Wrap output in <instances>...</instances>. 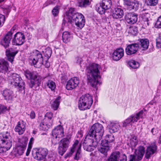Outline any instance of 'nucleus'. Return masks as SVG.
<instances>
[{
  "label": "nucleus",
  "mask_w": 161,
  "mask_h": 161,
  "mask_svg": "<svg viewBox=\"0 0 161 161\" xmlns=\"http://www.w3.org/2000/svg\"><path fill=\"white\" fill-rule=\"evenodd\" d=\"M25 75L27 79H31L28 83L29 86L30 88H32L36 85L39 86L40 84V82H39L37 79V76L36 72H31L27 70L25 72Z\"/></svg>",
  "instance_id": "nucleus-10"
},
{
  "label": "nucleus",
  "mask_w": 161,
  "mask_h": 161,
  "mask_svg": "<svg viewBox=\"0 0 161 161\" xmlns=\"http://www.w3.org/2000/svg\"><path fill=\"white\" fill-rule=\"evenodd\" d=\"M96 10L98 13L101 14H104L105 11L107 10L106 9H104L103 6L101 5V3L99 6L96 7Z\"/></svg>",
  "instance_id": "nucleus-47"
},
{
  "label": "nucleus",
  "mask_w": 161,
  "mask_h": 161,
  "mask_svg": "<svg viewBox=\"0 0 161 161\" xmlns=\"http://www.w3.org/2000/svg\"><path fill=\"white\" fill-rule=\"evenodd\" d=\"M71 36L69 33L68 31L64 32L62 34V39L64 42L67 43L70 41Z\"/></svg>",
  "instance_id": "nucleus-34"
},
{
  "label": "nucleus",
  "mask_w": 161,
  "mask_h": 161,
  "mask_svg": "<svg viewBox=\"0 0 161 161\" xmlns=\"http://www.w3.org/2000/svg\"><path fill=\"white\" fill-rule=\"evenodd\" d=\"M3 9V13L6 15H8L11 10V7L10 6L5 5L1 7Z\"/></svg>",
  "instance_id": "nucleus-45"
},
{
  "label": "nucleus",
  "mask_w": 161,
  "mask_h": 161,
  "mask_svg": "<svg viewBox=\"0 0 161 161\" xmlns=\"http://www.w3.org/2000/svg\"><path fill=\"white\" fill-rule=\"evenodd\" d=\"M128 64L129 66L133 69H137L139 67V63L133 60H129L128 62Z\"/></svg>",
  "instance_id": "nucleus-40"
},
{
  "label": "nucleus",
  "mask_w": 161,
  "mask_h": 161,
  "mask_svg": "<svg viewBox=\"0 0 161 161\" xmlns=\"http://www.w3.org/2000/svg\"><path fill=\"white\" fill-rule=\"evenodd\" d=\"M8 67L7 61L3 59L0 60V72L5 73L8 70Z\"/></svg>",
  "instance_id": "nucleus-30"
},
{
  "label": "nucleus",
  "mask_w": 161,
  "mask_h": 161,
  "mask_svg": "<svg viewBox=\"0 0 161 161\" xmlns=\"http://www.w3.org/2000/svg\"><path fill=\"white\" fill-rule=\"evenodd\" d=\"M91 1L89 0H78V6L81 8H86L89 5Z\"/></svg>",
  "instance_id": "nucleus-32"
},
{
  "label": "nucleus",
  "mask_w": 161,
  "mask_h": 161,
  "mask_svg": "<svg viewBox=\"0 0 161 161\" xmlns=\"http://www.w3.org/2000/svg\"><path fill=\"white\" fill-rule=\"evenodd\" d=\"M52 125H49V122L43 121V122H41L40 125V129L42 130H47L48 129L50 128Z\"/></svg>",
  "instance_id": "nucleus-35"
},
{
  "label": "nucleus",
  "mask_w": 161,
  "mask_h": 161,
  "mask_svg": "<svg viewBox=\"0 0 161 161\" xmlns=\"http://www.w3.org/2000/svg\"><path fill=\"white\" fill-rule=\"evenodd\" d=\"M5 20V16L0 14V27H2L4 24Z\"/></svg>",
  "instance_id": "nucleus-53"
},
{
  "label": "nucleus",
  "mask_w": 161,
  "mask_h": 161,
  "mask_svg": "<svg viewBox=\"0 0 161 161\" xmlns=\"http://www.w3.org/2000/svg\"><path fill=\"white\" fill-rule=\"evenodd\" d=\"M101 4L104 9L108 10L111 8L112 2L111 0H103Z\"/></svg>",
  "instance_id": "nucleus-33"
},
{
  "label": "nucleus",
  "mask_w": 161,
  "mask_h": 161,
  "mask_svg": "<svg viewBox=\"0 0 161 161\" xmlns=\"http://www.w3.org/2000/svg\"><path fill=\"white\" fill-rule=\"evenodd\" d=\"M137 14L133 13H129L125 17V20L128 23L133 24L136 23L137 20Z\"/></svg>",
  "instance_id": "nucleus-22"
},
{
  "label": "nucleus",
  "mask_w": 161,
  "mask_h": 161,
  "mask_svg": "<svg viewBox=\"0 0 161 161\" xmlns=\"http://www.w3.org/2000/svg\"><path fill=\"white\" fill-rule=\"evenodd\" d=\"M127 161V157L126 156L125 154H122L121 155H120V154L119 155V157L117 158V161Z\"/></svg>",
  "instance_id": "nucleus-55"
},
{
  "label": "nucleus",
  "mask_w": 161,
  "mask_h": 161,
  "mask_svg": "<svg viewBox=\"0 0 161 161\" xmlns=\"http://www.w3.org/2000/svg\"><path fill=\"white\" fill-rule=\"evenodd\" d=\"M119 154L120 153L119 152L113 153L107 161H117Z\"/></svg>",
  "instance_id": "nucleus-38"
},
{
  "label": "nucleus",
  "mask_w": 161,
  "mask_h": 161,
  "mask_svg": "<svg viewBox=\"0 0 161 161\" xmlns=\"http://www.w3.org/2000/svg\"><path fill=\"white\" fill-rule=\"evenodd\" d=\"M124 3L127 6V8L130 10L133 9L136 10L138 9L139 3L136 1L133 2L129 0H124Z\"/></svg>",
  "instance_id": "nucleus-23"
},
{
  "label": "nucleus",
  "mask_w": 161,
  "mask_h": 161,
  "mask_svg": "<svg viewBox=\"0 0 161 161\" xmlns=\"http://www.w3.org/2000/svg\"><path fill=\"white\" fill-rule=\"evenodd\" d=\"M18 52V51H15L12 48L7 49L6 51V54L8 60L12 63L14 61V56Z\"/></svg>",
  "instance_id": "nucleus-24"
},
{
  "label": "nucleus",
  "mask_w": 161,
  "mask_h": 161,
  "mask_svg": "<svg viewBox=\"0 0 161 161\" xmlns=\"http://www.w3.org/2000/svg\"><path fill=\"white\" fill-rule=\"evenodd\" d=\"M11 84L18 87L19 90L24 88L25 84L19 75L13 73L9 79Z\"/></svg>",
  "instance_id": "nucleus-9"
},
{
  "label": "nucleus",
  "mask_w": 161,
  "mask_h": 161,
  "mask_svg": "<svg viewBox=\"0 0 161 161\" xmlns=\"http://www.w3.org/2000/svg\"><path fill=\"white\" fill-rule=\"evenodd\" d=\"M100 66L98 64L93 63L86 67V72L88 82L93 87H96L100 79L99 70Z\"/></svg>",
  "instance_id": "nucleus-2"
},
{
  "label": "nucleus",
  "mask_w": 161,
  "mask_h": 161,
  "mask_svg": "<svg viewBox=\"0 0 161 161\" xmlns=\"http://www.w3.org/2000/svg\"><path fill=\"white\" fill-rule=\"evenodd\" d=\"M77 135L79 137H81L82 136V134L81 132L79 131L77 134Z\"/></svg>",
  "instance_id": "nucleus-63"
},
{
  "label": "nucleus",
  "mask_w": 161,
  "mask_h": 161,
  "mask_svg": "<svg viewBox=\"0 0 161 161\" xmlns=\"http://www.w3.org/2000/svg\"><path fill=\"white\" fill-rule=\"evenodd\" d=\"M124 55V50L122 48L116 49L113 53V58L114 60L117 61L119 60Z\"/></svg>",
  "instance_id": "nucleus-25"
},
{
  "label": "nucleus",
  "mask_w": 161,
  "mask_h": 161,
  "mask_svg": "<svg viewBox=\"0 0 161 161\" xmlns=\"http://www.w3.org/2000/svg\"><path fill=\"white\" fill-rule=\"evenodd\" d=\"M2 94L4 99L11 102L14 97L13 92L10 89H6L2 92Z\"/></svg>",
  "instance_id": "nucleus-26"
},
{
  "label": "nucleus",
  "mask_w": 161,
  "mask_h": 161,
  "mask_svg": "<svg viewBox=\"0 0 161 161\" xmlns=\"http://www.w3.org/2000/svg\"><path fill=\"white\" fill-rule=\"evenodd\" d=\"M106 139H107L109 143L112 142L114 140V136L112 135L106 136Z\"/></svg>",
  "instance_id": "nucleus-54"
},
{
  "label": "nucleus",
  "mask_w": 161,
  "mask_h": 161,
  "mask_svg": "<svg viewBox=\"0 0 161 161\" xmlns=\"http://www.w3.org/2000/svg\"><path fill=\"white\" fill-rule=\"evenodd\" d=\"M61 98L60 97H58L53 102L52 107L54 110H56L58 109L60 102Z\"/></svg>",
  "instance_id": "nucleus-36"
},
{
  "label": "nucleus",
  "mask_w": 161,
  "mask_h": 161,
  "mask_svg": "<svg viewBox=\"0 0 161 161\" xmlns=\"http://www.w3.org/2000/svg\"><path fill=\"white\" fill-rule=\"evenodd\" d=\"M12 33L11 31H9L7 33L2 40L1 42L2 45L5 48L9 47L11 40L12 37Z\"/></svg>",
  "instance_id": "nucleus-21"
},
{
  "label": "nucleus",
  "mask_w": 161,
  "mask_h": 161,
  "mask_svg": "<svg viewBox=\"0 0 161 161\" xmlns=\"http://www.w3.org/2000/svg\"><path fill=\"white\" fill-rule=\"evenodd\" d=\"M149 42L147 39H141L139 40V45L140 48L142 50L145 51L148 49L149 45Z\"/></svg>",
  "instance_id": "nucleus-28"
},
{
  "label": "nucleus",
  "mask_w": 161,
  "mask_h": 161,
  "mask_svg": "<svg viewBox=\"0 0 161 161\" xmlns=\"http://www.w3.org/2000/svg\"><path fill=\"white\" fill-rule=\"evenodd\" d=\"M119 125L118 124L114 123H111L109 127V132L111 133L116 132L119 130Z\"/></svg>",
  "instance_id": "nucleus-31"
},
{
  "label": "nucleus",
  "mask_w": 161,
  "mask_h": 161,
  "mask_svg": "<svg viewBox=\"0 0 161 161\" xmlns=\"http://www.w3.org/2000/svg\"><path fill=\"white\" fill-rule=\"evenodd\" d=\"M81 146V144H79L78 140H76L72 146L70 148L69 152L66 154L67 156L68 157H70L76 151L74 157V159L77 160H79L80 157Z\"/></svg>",
  "instance_id": "nucleus-8"
},
{
  "label": "nucleus",
  "mask_w": 161,
  "mask_h": 161,
  "mask_svg": "<svg viewBox=\"0 0 161 161\" xmlns=\"http://www.w3.org/2000/svg\"><path fill=\"white\" fill-rule=\"evenodd\" d=\"M34 139L33 138V137H31L28 146H29V147L31 146V147H32V144H33V143H34Z\"/></svg>",
  "instance_id": "nucleus-59"
},
{
  "label": "nucleus",
  "mask_w": 161,
  "mask_h": 161,
  "mask_svg": "<svg viewBox=\"0 0 161 161\" xmlns=\"http://www.w3.org/2000/svg\"><path fill=\"white\" fill-rule=\"evenodd\" d=\"M28 139L26 137H22L18 139L19 144L18 145L22 147H26L27 144Z\"/></svg>",
  "instance_id": "nucleus-42"
},
{
  "label": "nucleus",
  "mask_w": 161,
  "mask_h": 161,
  "mask_svg": "<svg viewBox=\"0 0 161 161\" xmlns=\"http://www.w3.org/2000/svg\"><path fill=\"white\" fill-rule=\"evenodd\" d=\"M155 26L156 28H161V16L158 17L155 23Z\"/></svg>",
  "instance_id": "nucleus-56"
},
{
  "label": "nucleus",
  "mask_w": 161,
  "mask_h": 161,
  "mask_svg": "<svg viewBox=\"0 0 161 161\" xmlns=\"http://www.w3.org/2000/svg\"><path fill=\"white\" fill-rule=\"evenodd\" d=\"M69 143V140L67 138H64L61 140L58 148V153L61 156L66 152Z\"/></svg>",
  "instance_id": "nucleus-14"
},
{
  "label": "nucleus",
  "mask_w": 161,
  "mask_h": 161,
  "mask_svg": "<svg viewBox=\"0 0 161 161\" xmlns=\"http://www.w3.org/2000/svg\"><path fill=\"white\" fill-rule=\"evenodd\" d=\"M12 145L11 137L7 132L5 134H0V153H3L10 149Z\"/></svg>",
  "instance_id": "nucleus-3"
},
{
  "label": "nucleus",
  "mask_w": 161,
  "mask_h": 161,
  "mask_svg": "<svg viewBox=\"0 0 161 161\" xmlns=\"http://www.w3.org/2000/svg\"><path fill=\"white\" fill-rule=\"evenodd\" d=\"M124 14L123 10L120 8H117L115 9L112 16L114 18L119 19L122 18Z\"/></svg>",
  "instance_id": "nucleus-29"
},
{
  "label": "nucleus",
  "mask_w": 161,
  "mask_h": 161,
  "mask_svg": "<svg viewBox=\"0 0 161 161\" xmlns=\"http://www.w3.org/2000/svg\"><path fill=\"white\" fill-rule=\"evenodd\" d=\"M93 138H95L94 136L88 132L83 143V146H84L85 145L91 146L94 145L95 142L93 141Z\"/></svg>",
  "instance_id": "nucleus-27"
},
{
  "label": "nucleus",
  "mask_w": 161,
  "mask_h": 161,
  "mask_svg": "<svg viewBox=\"0 0 161 161\" xmlns=\"http://www.w3.org/2000/svg\"><path fill=\"white\" fill-rule=\"evenodd\" d=\"M84 149L89 152H91L94 150L95 147L94 145H91V146H87L85 145L83 146Z\"/></svg>",
  "instance_id": "nucleus-49"
},
{
  "label": "nucleus",
  "mask_w": 161,
  "mask_h": 161,
  "mask_svg": "<svg viewBox=\"0 0 161 161\" xmlns=\"http://www.w3.org/2000/svg\"><path fill=\"white\" fill-rule=\"evenodd\" d=\"M143 111L141 110L138 113L135 114H132L125 119L123 123V126L126 127L129 124L136 122L140 118L143 117Z\"/></svg>",
  "instance_id": "nucleus-12"
},
{
  "label": "nucleus",
  "mask_w": 161,
  "mask_h": 161,
  "mask_svg": "<svg viewBox=\"0 0 161 161\" xmlns=\"http://www.w3.org/2000/svg\"><path fill=\"white\" fill-rule=\"evenodd\" d=\"M46 84L47 86L52 91L54 90L56 88V85L55 83L52 80H49L47 82Z\"/></svg>",
  "instance_id": "nucleus-43"
},
{
  "label": "nucleus",
  "mask_w": 161,
  "mask_h": 161,
  "mask_svg": "<svg viewBox=\"0 0 161 161\" xmlns=\"http://www.w3.org/2000/svg\"><path fill=\"white\" fill-rule=\"evenodd\" d=\"M48 60L47 59H46V60H45L46 62L44 64L45 66L47 68H49L50 66V63L47 61Z\"/></svg>",
  "instance_id": "nucleus-62"
},
{
  "label": "nucleus",
  "mask_w": 161,
  "mask_h": 161,
  "mask_svg": "<svg viewBox=\"0 0 161 161\" xmlns=\"http://www.w3.org/2000/svg\"><path fill=\"white\" fill-rule=\"evenodd\" d=\"M48 150L45 148H33L32 155L34 158L37 160H42L45 159L48 153Z\"/></svg>",
  "instance_id": "nucleus-6"
},
{
  "label": "nucleus",
  "mask_w": 161,
  "mask_h": 161,
  "mask_svg": "<svg viewBox=\"0 0 161 161\" xmlns=\"http://www.w3.org/2000/svg\"><path fill=\"white\" fill-rule=\"evenodd\" d=\"M52 135L56 139L61 138L64 136V130L61 125H59L54 129L52 131Z\"/></svg>",
  "instance_id": "nucleus-20"
},
{
  "label": "nucleus",
  "mask_w": 161,
  "mask_h": 161,
  "mask_svg": "<svg viewBox=\"0 0 161 161\" xmlns=\"http://www.w3.org/2000/svg\"><path fill=\"white\" fill-rule=\"evenodd\" d=\"M104 130L103 125L99 123L94 124L90 128L89 132L94 136L96 140H100L103 135Z\"/></svg>",
  "instance_id": "nucleus-5"
},
{
  "label": "nucleus",
  "mask_w": 161,
  "mask_h": 161,
  "mask_svg": "<svg viewBox=\"0 0 161 161\" xmlns=\"http://www.w3.org/2000/svg\"><path fill=\"white\" fill-rule=\"evenodd\" d=\"M93 102L92 97L89 94L82 95L79 101L78 107L80 110L89 109Z\"/></svg>",
  "instance_id": "nucleus-4"
},
{
  "label": "nucleus",
  "mask_w": 161,
  "mask_h": 161,
  "mask_svg": "<svg viewBox=\"0 0 161 161\" xmlns=\"http://www.w3.org/2000/svg\"><path fill=\"white\" fill-rule=\"evenodd\" d=\"M73 20L77 28L81 29L82 28L85 23V20L83 15L76 12L75 9L70 8L69 10L66 12L63 20V24H65L66 22H68L71 23Z\"/></svg>",
  "instance_id": "nucleus-1"
},
{
  "label": "nucleus",
  "mask_w": 161,
  "mask_h": 161,
  "mask_svg": "<svg viewBox=\"0 0 161 161\" xmlns=\"http://www.w3.org/2000/svg\"><path fill=\"white\" fill-rule=\"evenodd\" d=\"M26 125L25 122L23 120H21L18 122L15 128V131L18 132L19 135L23 134L25 130Z\"/></svg>",
  "instance_id": "nucleus-19"
},
{
  "label": "nucleus",
  "mask_w": 161,
  "mask_h": 161,
  "mask_svg": "<svg viewBox=\"0 0 161 161\" xmlns=\"http://www.w3.org/2000/svg\"><path fill=\"white\" fill-rule=\"evenodd\" d=\"M36 114L35 112L33 111H31L30 114V117L32 119L35 118Z\"/></svg>",
  "instance_id": "nucleus-60"
},
{
  "label": "nucleus",
  "mask_w": 161,
  "mask_h": 161,
  "mask_svg": "<svg viewBox=\"0 0 161 161\" xmlns=\"http://www.w3.org/2000/svg\"><path fill=\"white\" fill-rule=\"evenodd\" d=\"M25 41V36L24 34L21 32H18L14 36L12 42L16 45H21Z\"/></svg>",
  "instance_id": "nucleus-15"
},
{
  "label": "nucleus",
  "mask_w": 161,
  "mask_h": 161,
  "mask_svg": "<svg viewBox=\"0 0 161 161\" xmlns=\"http://www.w3.org/2000/svg\"><path fill=\"white\" fill-rule=\"evenodd\" d=\"M139 48V44L134 43L129 44L126 47L125 51L126 53L128 55H131L135 54Z\"/></svg>",
  "instance_id": "nucleus-16"
},
{
  "label": "nucleus",
  "mask_w": 161,
  "mask_h": 161,
  "mask_svg": "<svg viewBox=\"0 0 161 161\" xmlns=\"http://www.w3.org/2000/svg\"><path fill=\"white\" fill-rule=\"evenodd\" d=\"M25 149V147L17 145L15 149L16 154L18 155H22Z\"/></svg>",
  "instance_id": "nucleus-41"
},
{
  "label": "nucleus",
  "mask_w": 161,
  "mask_h": 161,
  "mask_svg": "<svg viewBox=\"0 0 161 161\" xmlns=\"http://www.w3.org/2000/svg\"><path fill=\"white\" fill-rule=\"evenodd\" d=\"M52 50L49 48H47L46 49L44 53V56L47 58L46 59L48 60L50 58L52 54Z\"/></svg>",
  "instance_id": "nucleus-48"
},
{
  "label": "nucleus",
  "mask_w": 161,
  "mask_h": 161,
  "mask_svg": "<svg viewBox=\"0 0 161 161\" xmlns=\"http://www.w3.org/2000/svg\"><path fill=\"white\" fill-rule=\"evenodd\" d=\"M53 114L51 112H49L47 113L45 116V121H47L49 120V125H52V123L53 121Z\"/></svg>",
  "instance_id": "nucleus-37"
},
{
  "label": "nucleus",
  "mask_w": 161,
  "mask_h": 161,
  "mask_svg": "<svg viewBox=\"0 0 161 161\" xmlns=\"http://www.w3.org/2000/svg\"><path fill=\"white\" fill-rule=\"evenodd\" d=\"M157 147L156 144L153 143H152L149 146L147 147L145 157L147 159H149L151 156L154 154L156 151Z\"/></svg>",
  "instance_id": "nucleus-18"
},
{
  "label": "nucleus",
  "mask_w": 161,
  "mask_h": 161,
  "mask_svg": "<svg viewBox=\"0 0 161 161\" xmlns=\"http://www.w3.org/2000/svg\"><path fill=\"white\" fill-rule=\"evenodd\" d=\"M143 111L141 110L138 113L135 114H132L125 119L123 123V126L126 127L129 124L136 122L140 118L143 117Z\"/></svg>",
  "instance_id": "nucleus-11"
},
{
  "label": "nucleus",
  "mask_w": 161,
  "mask_h": 161,
  "mask_svg": "<svg viewBox=\"0 0 161 161\" xmlns=\"http://www.w3.org/2000/svg\"><path fill=\"white\" fill-rule=\"evenodd\" d=\"M33 58H31V63L35 67L39 68L43 64V58L42 55L39 51L36 50L32 53Z\"/></svg>",
  "instance_id": "nucleus-7"
},
{
  "label": "nucleus",
  "mask_w": 161,
  "mask_h": 161,
  "mask_svg": "<svg viewBox=\"0 0 161 161\" xmlns=\"http://www.w3.org/2000/svg\"><path fill=\"white\" fill-rule=\"evenodd\" d=\"M108 143L109 142L106 139L105 140H102L101 142L102 146H109Z\"/></svg>",
  "instance_id": "nucleus-57"
},
{
  "label": "nucleus",
  "mask_w": 161,
  "mask_h": 161,
  "mask_svg": "<svg viewBox=\"0 0 161 161\" xmlns=\"http://www.w3.org/2000/svg\"><path fill=\"white\" fill-rule=\"evenodd\" d=\"M59 7L56 6L54 7L52 10V14L54 17L57 16L59 14Z\"/></svg>",
  "instance_id": "nucleus-46"
},
{
  "label": "nucleus",
  "mask_w": 161,
  "mask_h": 161,
  "mask_svg": "<svg viewBox=\"0 0 161 161\" xmlns=\"http://www.w3.org/2000/svg\"><path fill=\"white\" fill-rule=\"evenodd\" d=\"M32 147H31V146H30V147L28 146V147L27 149L26 152V156H28L29 155V154H30V152L31 151V149Z\"/></svg>",
  "instance_id": "nucleus-61"
},
{
  "label": "nucleus",
  "mask_w": 161,
  "mask_h": 161,
  "mask_svg": "<svg viewBox=\"0 0 161 161\" xmlns=\"http://www.w3.org/2000/svg\"><path fill=\"white\" fill-rule=\"evenodd\" d=\"M130 144L132 147H135L138 144V140L136 136H134L130 140Z\"/></svg>",
  "instance_id": "nucleus-44"
},
{
  "label": "nucleus",
  "mask_w": 161,
  "mask_h": 161,
  "mask_svg": "<svg viewBox=\"0 0 161 161\" xmlns=\"http://www.w3.org/2000/svg\"><path fill=\"white\" fill-rule=\"evenodd\" d=\"M137 30L135 27H130L128 30V33L133 35H135L137 33Z\"/></svg>",
  "instance_id": "nucleus-50"
},
{
  "label": "nucleus",
  "mask_w": 161,
  "mask_h": 161,
  "mask_svg": "<svg viewBox=\"0 0 161 161\" xmlns=\"http://www.w3.org/2000/svg\"><path fill=\"white\" fill-rule=\"evenodd\" d=\"M109 149V146H101V147L98 148V151L104 156H106L107 155V152Z\"/></svg>",
  "instance_id": "nucleus-39"
},
{
  "label": "nucleus",
  "mask_w": 161,
  "mask_h": 161,
  "mask_svg": "<svg viewBox=\"0 0 161 161\" xmlns=\"http://www.w3.org/2000/svg\"><path fill=\"white\" fill-rule=\"evenodd\" d=\"M156 101L155 100V98H154L153 100H152L149 103V104H151V105H153L154 103H156Z\"/></svg>",
  "instance_id": "nucleus-64"
},
{
  "label": "nucleus",
  "mask_w": 161,
  "mask_h": 161,
  "mask_svg": "<svg viewBox=\"0 0 161 161\" xmlns=\"http://www.w3.org/2000/svg\"><path fill=\"white\" fill-rule=\"evenodd\" d=\"M145 153V148L143 146H140L135 150V155H130L129 161H138L142 158Z\"/></svg>",
  "instance_id": "nucleus-13"
},
{
  "label": "nucleus",
  "mask_w": 161,
  "mask_h": 161,
  "mask_svg": "<svg viewBox=\"0 0 161 161\" xmlns=\"http://www.w3.org/2000/svg\"><path fill=\"white\" fill-rule=\"evenodd\" d=\"M6 107L0 104V114L5 111Z\"/></svg>",
  "instance_id": "nucleus-58"
},
{
  "label": "nucleus",
  "mask_w": 161,
  "mask_h": 161,
  "mask_svg": "<svg viewBox=\"0 0 161 161\" xmlns=\"http://www.w3.org/2000/svg\"><path fill=\"white\" fill-rule=\"evenodd\" d=\"M156 46L158 48H161V36H159L156 39Z\"/></svg>",
  "instance_id": "nucleus-51"
},
{
  "label": "nucleus",
  "mask_w": 161,
  "mask_h": 161,
  "mask_svg": "<svg viewBox=\"0 0 161 161\" xmlns=\"http://www.w3.org/2000/svg\"><path fill=\"white\" fill-rule=\"evenodd\" d=\"M158 0H148L147 4L150 6H154L158 3Z\"/></svg>",
  "instance_id": "nucleus-52"
},
{
  "label": "nucleus",
  "mask_w": 161,
  "mask_h": 161,
  "mask_svg": "<svg viewBox=\"0 0 161 161\" xmlns=\"http://www.w3.org/2000/svg\"><path fill=\"white\" fill-rule=\"evenodd\" d=\"M79 84V79L75 77L68 81L66 86V88L68 90H71L76 88Z\"/></svg>",
  "instance_id": "nucleus-17"
}]
</instances>
